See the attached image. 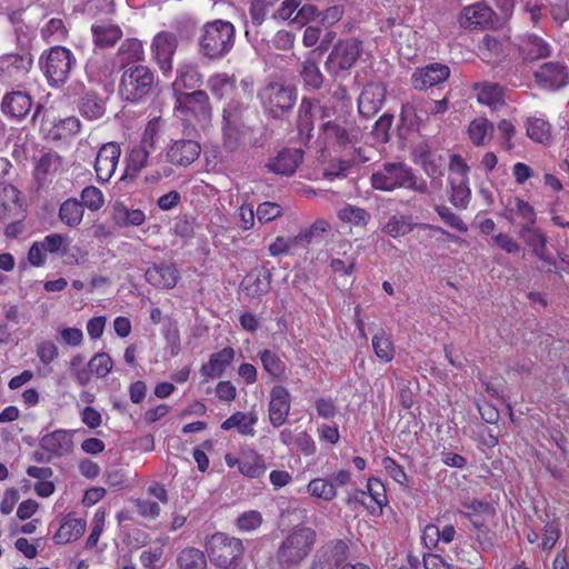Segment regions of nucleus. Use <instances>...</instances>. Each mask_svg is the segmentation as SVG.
I'll use <instances>...</instances> for the list:
<instances>
[{
	"mask_svg": "<svg viewBox=\"0 0 569 569\" xmlns=\"http://www.w3.org/2000/svg\"><path fill=\"white\" fill-rule=\"evenodd\" d=\"M203 546L210 562L217 569H243L240 562L244 548L239 538L216 532L206 538Z\"/></svg>",
	"mask_w": 569,
	"mask_h": 569,
	"instance_id": "obj_1",
	"label": "nucleus"
},
{
	"mask_svg": "<svg viewBox=\"0 0 569 569\" xmlns=\"http://www.w3.org/2000/svg\"><path fill=\"white\" fill-rule=\"evenodd\" d=\"M371 186L381 191H392L397 188L410 189L419 193H427L428 186L425 180H418L411 168L405 163H385L371 176Z\"/></svg>",
	"mask_w": 569,
	"mask_h": 569,
	"instance_id": "obj_2",
	"label": "nucleus"
},
{
	"mask_svg": "<svg viewBox=\"0 0 569 569\" xmlns=\"http://www.w3.org/2000/svg\"><path fill=\"white\" fill-rule=\"evenodd\" d=\"M318 111L320 112V134L326 143L347 146L352 142L353 124L336 107L335 101H323V107Z\"/></svg>",
	"mask_w": 569,
	"mask_h": 569,
	"instance_id": "obj_3",
	"label": "nucleus"
},
{
	"mask_svg": "<svg viewBox=\"0 0 569 569\" xmlns=\"http://www.w3.org/2000/svg\"><path fill=\"white\" fill-rule=\"evenodd\" d=\"M234 44V27L224 20L204 24L199 39L200 52L209 59L224 57Z\"/></svg>",
	"mask_w": 569,
	"mask_h": 569,
	"instance_id": "obj_4",
	"label": "nucleus"
},
{
	"mask_svg": "<svg viewBox=\"0 0 569 569\" xmlns=\"http://www.w3.org/2000/svg\"><path fill=\"white\" fill-rule=\"evenodd\" d=\"M154 84V73L147 66L137 64L123 71L119 93L123 100L139 103L152 92Z\"/></svg>",
	"mask_w": 569,
	"mask_h": 569,
	"instance_id": "obj_5",
	"label": "nucleus"
},
{
	"mask_svg": "<svg viewBox=\"0 0 569 569\" xmlns=\"http://www.w3.org/2000/svg\"><path fill=\"white\" fill-rule=\"evenodd\" d=\"M248 108L243 102L232 99L223 109L222 116V140L228 151L237 150L243 142L249 130L247 123Z\"/></svg>",
	"mask_w": 569,
	"mask_h": 569,
	"instance_id": "obj_6",
	"label": "nucleus"
},
{
	"mask_svg": "<svg viewBox=\"0 0 569 569\" xmlns=\"http://www.w3.org/2000/svg\"><path fill=\"white\" fill-rule=\"evenodd\" d=\"M76 64L71 50L56 46L44 51L39 58V66L51 86L59 87L70 77Z\"/></svg>",
	"mask_w": 569,
	"mask_h": 569,
	"instance_id": "obj_7",
	"label": "nucleus"
},
{
	"mask_svg": "<svg viewBox=\"0 0 569 569\" xmlns=\"http://www.w3.org/2000/svg\"><path fill=\"white\" fill-rule=\"evenodd\" d=\"M316 533L307 527L296 528L281 543L278 559L282 566H295L310 552Z\"/></svg>",
	"mask_w": 569,
	"mask_h": 569,
	"instance_id": "obj_8",
	"label": "nucleus"
},
{
	"mask_svg": "<svg viewBox=\"0 0 569 569\" xmlns=\"http://www.w3.org/2000/svg\"><path fill=\"white\" fill-rule=\"evenodd\" d=\"M361 54V42L355 38L339 40L329 53L326 66L329 72L338 73L355 66Z\"/></svg>",
	"mask_w": 569,
	"mask_h": 569,
	"instance_id": "obj_9",
	"label": "nucleus"
},
{
	"mask_svg": "<svg viewBox=\"0 0 569 569\" xmlns=\"http://www.w3.org/2000/svg\"><path fill=\"white\" fill-rule=\"evenodd\" d=\"M178 47L177 36L169 31L158 32L151 42V53L166 74L172 70V59Z\"/></svg>",
	"mask_w": 569,
	"mask_h": 569,
	"instance_id": "obj_10",
	"label": "nucleus"
},
{
	"mask_svg": "<svg viewBox=\"0 0 569 569\" xmlns=\"http://www.w3.org/2000/svg\"><path fill=\"white\" fill-rule=\"evenodd\" d=\"M120 156L121 148L117 142H107L100 147L94 161L98 181L108 182L112 178L117 170Z\"/></svg>",
	"mask_w": 569,
	"mask_h": 569,
	"instance_id": "obj_11",
	"label": "nucleus"
},
{
	"mask_svg": "<svg viewBox=\"0 0 569 569\" xmlns=\"http://www.w3.org/2000/svg\"><path fill=\"white\" fill-rule=\"evenodd\" d=\"M32 64L30 54H4L0 57V81L13 83L22 80Z\"/></svg>",
	"mask_w": 569,
	"mask_h": 569,
	"instance_id": "obj_12",
	"label": "nucleus"
},
{
	"mask_svg": "<svg viewBox=\"0 0 569 569\" xmlns=\"http://www.w3.org/2000/svg\"><path fill=\"white\" fill-rule=\"evenodd\" d=\"M201 148L193 140H174L164 149L166 161L176 167H188L200 156Z\"/></svg>",
	"mask_w": 569,
	"mask_h": 569,
	"instance_id": "obj_13",
	"label": "nucleus"
},
{
	"mask_svg": "<svg viewBox=\"0 0 569 569\" xmlns=\"http://www.w3.org/2000/svg\"><path fill=\"white\" fill-rule=\"evenodd\" d=\"M24 217L19 190L12 184H0V220L16 222Z\"/></svg>",
	"mask_w": 569,
	"mask_h": 569,
	"instance_id": "obj_14",
	"label": "nucleus"
},
{
	"mask_svg": "<svg viewBox=\"0 0 569 569\" xmlns=\"http://www.w3.org/2000/svg\"><path fill=\"white\" fill-rule=\"evenodd\" d=\"M262 99L267 109L274 117H280L284 111L291 109L296 101L293 91L278 83L267 87Z\"/></svg>",
	"mask_w": 569,
	"mask_h": 569,
	"instance_id": "obj_15",
	"label": "nucleus"
},
{
	"mask_svg": "<svg viewBox=\"0 0 569 569\" xmlns=\"http://www.w3.org/2000/svg\"><path fill=\"white\" fill-rule=\"evenodd\" d=\"M348 546L337 540L322 547L316 555L311 569H336L347 559Z\"/></svg>",
	"mask_w": 569,
	"mask_h": 569,
	"instance_id": "obj_16",
	"label": "nucleus"
},
{
	"mask_svg": "<svg viewBox=\"0 0 569 569\" xmlns=\"http://www.w3.org/2000/svg\"><path fill=\"white\" fill-rule=\"evenodd\" d=\"M291 409V396L283 386H274L270 391L269 401V420L270 423L278 428L282 426Z\"/></svg>",
	"mask_w": 569,
	"mask_h": 569,
	"instance_id": "obj_17",
	"label": "nucleus"
},
{
	"mask_svg": "<svg viewBox=\"0 0 569 569\" xmlns=\"http://www.w3.org/2000/svg\"><path fill=\"white\" fill-rule=\"evenodd\" d=\"M450 70L446 64L431 63L418 68L411 76V82L415 89L426 90L448 79Z\"/></svg>",
	"mask_w": 569,
	"mask_h": 569,
	"instance_id": "obj_18",
	"label": "nucleus"
},
{
	"mask_svg": "<svg viewBox=\"0 0 569 569\" xmlns=\"http://www.w3.org/2000/svg\"><path fill=\"white\" fill-rule=\"evenodd\" d=\"M32 108L30 94L23 91H12L4 94L1 101V110L4 116L13 120H22Z\"/></svg>",
	"mask_w": 569,
	"mask_h": 569,
	"instance_id": "obj_19",
	"label": "nucleus"
},
{
	"mask_svg": "<svg viewBox=\"0 0 569 569\" xmlns=\"http://www.w3.org/2000/svg\"><path fill=\"white\" fill-rule=\"evenodd\" d=\"M386 99V87L381 83L367 84L358 100V109L360 114L370 118L376 114L382 107Z\"/></svg>",
	"mask_w": 569,
	"mask_h": 569,
	"instance_id": "obj_20",
	"label": "nucleus"
},
{
	"mask_svg": "<svg viewBox=\"0 0 569 569\" xmlns=\"http://www.w3.org/2000/svg\"><path fill=\"white\" fill-rule=\"evenodd\" d=\"M41 448L54 457L69 455L73 448V432L59 429L47 433L40 440Z\"/></svg>",
	"mask_w": 569,
	"mask_h": 569,
	"instance_id": "obj_21",
	"label": "nucleus"
},
{
	"mask_svg": "<svg viewBox=\"0 0 569 569\" xmlns=\"http://www.w3.org/2000/svg\"><path fill=\"white\" fill-rule=\"evenodd\" d=\"M493 11L485 3H476L466 7L459 17L461 27L468 29L486 28L493 21Z\"/></svg>",
	"mask_w": 569,
	"mask_h": 569,
	"instance_id": "obj_22",
	"label": "nucleus"
},
{
	"mask_svg": "<svg viewBox=\"0 0 569 569\" xmlns=\"http://www.w3.org/2000/svg\"><path fill=\"white\" fill-rule=\"evenodd\" d=\"M323 107V102L317 101L313 103L311 100L302 99L299 107L298 117V131L301 139H310L315 122L320 123V112L318 111Z\"/></svg>",
	"mask_w": 569,
	"mask_h": 569,
	"instance_id": "obj_23",
	"label": "nucleus"
},
{
	"mask_svg": "<svg viewBox=\"0 0 569 569\" xmlns=\"http://www.w3.org/2000/svg\"><path fill=\"white\" fill-rule=\"evenodd\" d=\"M178 270L172 263L153 264L146 271V280L153 287L171 289L178 282Z\"/></svg>",
	"mask_w": 569,
	"mask_h": 569,
	"instance_id": "obj_24",
	"label": "nucleus"
},
{
	"mask_svg": "<svg viewBox=\"0 0 569 569\" xmlns=\"http://www.w3.org/2000/svg\"><path fill=\"white\" fill-rule=\"evenodd\" d=\"M536 79L545 88L556 89L566 86L568 74L565 66L558 62H547L536 71Z\"/></svg>",
	"mask_w": 569,
	"mask_h": 569,
	"instance_id": "obj_25",
	"label": "nucleus"
},
{
	"mask_svg": "<svg viewBox=\"0 0 569 569\" xmlns=\"http://www.w3.org/2000/svg\"><path fill=\"white\" fill-rule=\"evenodd\" d=\"M302 160V152L299 149H283L268 163L270 171L277 174L291 176L296 172Z\"/></svg>",
	"mask_w": 569,
	"mask_h": 569,
	"instance_id": "obj_26",
	"label": "nucleus"
},
{
	"mask_svg": "<svg viewBox=\"0 0 569 569\" xmlns=\"http://www.w3.org/2000/svg\"><path fill=\"white\" fill-rule=\"evenodd\" d=\"M92 39L96 47H113L122 37V30L116 23L99 20L91 26Z\"/></svg>",
	"mask_w": 569,
	"mask_h": 569,
	"instance_id": "obj_27",
	"label": "nucleus"
},
{
	"mask_svg": "<svg viewBox=\"0 0 569 569\" xmlns=\"http://www.w3.org/2000/svg\"><path fill=\"white\" fill-rule=\"evenodd\" d=\"M63 170V160L57 152H47L37 161L33 176L34 179L43 184L52 177L57 176Z\"/></svg>",
	"mask_w": 569,
	"mask_h": 569,
	"instance_id": "obj_28",
	"label": "nucleus"
},
{
	"mask_svg": "<svg viewBox=\"0 0 569 569\" xmlns=\"http://www.w3.org/2000/svg\"><path fill=\"white\" fill-rule=\"evenodd\" d=\"M234 359V350L230 347L212 353L207 363L202 365L200 372L207 380L219 378Z\"/></svg>",
	"mask_w": 569,
	"mask_h": 569,
	"instance_id": "obj_29",
	"label": "nucleus"
},
{
	"mask_svg": "<svg viewBox=\"0 0 569 569\" xmlns=\"http://www.w3.org/2000/svg\"><path fill=\"white\" fill-rule=\"evenodd\" d=\"M87 521L82 518H73L70 513L67 515L53 536V540L58 545H66L71 541L78 540L86 531Z\"/></svg>",
	"mask_w": 569,
	"mask_h": 569,
	"instance_id": "obj_30",
	"label": "nucleus"
},
{
	"mask_svg": "<svg viewBox=\"0 0 569 569\" xmlns=\"http://www.w3.org/2000/svg\"><path fill=\"white\" fill-rule=\"evenodd\" d=\"M367 490H357L355 492L353 499L363 506H366L368 509L375 510V507L370 506V503L367 501L369 498L371 502L376 505L378 509H381L385 505H387V495L383 483L377 479L371 478L368 480L367 483Z\"/></svg>",
	"mask_w": 569,
	"mask_h": 569,
	"instance_id": "obj_31",
	"label": "nucleus"
},
{
	"mask_svg": "<svg viewBox=\"0 0 569 569\" xmlns=\"http://www.w3.org/2000/svg\"><path fill=\"white\" fill-rule=\"evenodd\" d=\"M184 104L199 122L206 124L210 121L212 111L209 97L204 91L197 90L184 94Z\"/></svg>",
	"mask_w": 569,
	"mask_h": 569,
	"instance_id": "obj_32",
	"label": "nucleus"
},
{
	"mask_svg": "<svg viewBox=\"0 0 569 569\" xmlns=\"http://www.w3.org/2000/svg\"><path fill=\"white\" fill-rule=\"evenodd\" d=\"M207 87L217 99H224L238 94L236 78L227 72L214 73L207 80Z\"/></svg>",
	"mask_w": 569,
	"mask_h": 569,
	"instance_id": "obj_33",
	"label": "nucleus"
},
{
	"mask_svg": "<svg viewBox=\"0 0 569 569\" xmlns=\"http://www.w3.org/2000/svg\"><path fill=\"white\" fill-rule=\"evenodd\" d=\"M151 152L141 144L133 147L126 158V170L121 180L134 179L147 167Z\"/></svg>",
	"mask_w": 569,
	"mask_h": 569,
	"instance_id": "obj_34",
	"label": "nucleus"
},
{
	"mask_svg": "<svg viewBox=\"0 0 569 569\" xmlns=\"http://www.w3.org/2000/svg\"><path fill=\"white\" fill-rule=\"evenodd\" d=\"M416 226L423 229H431L441 233H446V231L439 227H432L430 224H415L409 218L403 216L390 217L383 227V231L392 238H399L411 232Z\"/></svg>",
	"mask_w": 569,
	"mask_h": 569,
	"instance_id": "obj_35",
	"label": "nucleus"
},
{
	"mask_svg": "<svg viewBox=\"0 0 569 569\" xmlns=\"http://www.w3.org/2000/svg\"><path fill=\"white\" fill-rule=\"evenodd\" d=\"M479 103L497 110L505 103L503 88L498 83L482 82L476 86Z\"/></svg>",
	"mask_w": 569,
	"mask_h": 569,
	"instance_id": "obj_36",
	"label": "nucleus"
},
{
	"mask_svg": "<svg viewBox=\"0 0 569 569\" xmlns=\"http://www.w3.org/2000/svg\"><path fill=\"white\" fill-rule=\"evenodd\" d=\"M519 234L527 246L532 249L536 257L540 260H547V238L541 230L533 228L532 224H525L521 227Z\"/></svg>",
	"mask_w": 569,
	"mask_h": 569,
	"instance_id": "obj_37",
	"label": "nucleus"
},
{
	"mask_svg": "<svg viewBox=\"0 0 569 569\" xmlns=\"http://www.w3.org/2000/svg\"><path fill=\"white\" fill-rule=\"evenodd\" d=\"M267 470L263 457L252 449L243 450L240 457V472L248 478H259Z\"/></svg>",
	"mask_w": 569,
	"mask_h": 569,
	"instance_id": "obj_38",
	"label": "nucleus"
},
{
	"mask_svg": "<svg viewBox=\"0 0 569 569\" xmlns=\"http://www.w3.org/2000/svg\"><path fill=\"white\" fill-rule=\"evenodd\" d=\"M258 421V417L254 413H246L238 411L224 420L221 425V429L230 430L237 428L238 432L242 436H254V425Z\"/></svg>",
	"mask_w": 569,
	"mask_h": 569,
	"instance_id": "obj_39",
	"label": "nucleus"
},
{
	"mask_svg": "<svg viewBox=\"0 0 569 569\" xmlns=\"http://www.w3.org/2000/svg\"><path fill=\"white\" fill-rule=\"evenodd\" d=\"M526 133L529 139L538 143H548L551 139L550 123L537 116L528 117L525 121Z\"/></svg>",
	"mask_w": 569,
	"mask_h": 569,
	"instance_id": "obj_40",
	"label": "nucleus"
},
{
	"mask_svg": "<svg viewBox=\"0 0 569 569\" xmlns=\"http://www.w3.org/2000/svg\"><path fill=\"white\" fill-rule=\"evenodd\" d=\"M258 358L261 361L263 370L277 380H282L286 377L287 366L281 357L272 350L264 349L258 352Z\"/></svg>",
	"mask_w": 569,
	"mask_h": 569,
	"instance_id": "obj_41",
	"label": "nucleus"
},
{
	"mask_svg": "<svg viewBox=\"0 0 569 569\" xmlns=\"http://www.w3.org/2000/svg\"><path fill=\"white\" fill-rule=\"evenodd\" d=\"M202 77L196 66L191 63H183L177 70V78L172 83L176 92L181 91L182 88L192 89L200 86Z\"/></svg>",
	"mask_w": 569,
	"mask_h": 569,
	"instance_id": "obj_42",
	"label": "nucleus"
},
{
	"mask_svg": "<svg viewBox=\"0 0 569 569\" xmlns=\"http://www.w3.org/2000/svg\"><path fill=\"white\" fill-rule=\"evenodd\" d=\"M84 210L80 201L74 198L64 200L59 208L60 221L70 227H78L83 219Z\"/></svg>",
	"mask_w": 569,
	"mask_h": 569,
	"instance_id": "obj_43",
	"label": "nucleus"
},
{
	"mask_svg": "<svg viewBox=\"0 0 569 569\" xmlns=\"http://www.w3.org/2000/svg\"><path fill=\"white\" fill-rule=\"evenodd\" d=\"M520 51L526 59L530 60L542 59L550 53L548 43L535 34H529L522 40Z\"/></svg>",
	"mask_w": 569,
	"mask_h": 569,
	"instance_id": "obj_44",
	"label": "nucleus"
},
{
	"mask_svg": "<svg viewBox=\"0 0 569 569\" xmlns=\"http://www.w3.org/2000/svg\"><path fill=\"white\" fill-rule=\"evenodd\" d=\"M166 122L160 117L148 121L139 144L153 151L164 134Z\"/></svg>",
	"mask_w": 569,
	"mask_h": 569,
	"instance_id": "obj_45",
	"label": "nucleus"
},
{
	"mask_svg": "<svg viewBox=\"0 0 569 569\" xmlns=\"http://www.w3.org/2000/svg\"><path fill=\"white\" fill-rule=\"evenodd\" d=\"M177 566L179 569H206L204 552L194 547H186L177 556Z\"/></svg>",
	"mask_w": 569,
	"mask_h": 569,
	"instance_id": "obj_46",
	"label": "nucleus"
},
{
	"mask_svg": "<svg viewBox=\"0 0 569 569\" xmlns=\"http://www.w3.org/2000/svg\"><path fill=\"white\" fill-rule=\"evenodd\" d=\"M493 133V124L486 118L472 120L468 128L470 140L476 146H485L490 141Z\"/></svg>",
	"mask_w": 569,
	"mask_h": 569,
	"instance_id": "obj_47",
	"label": "nucleus"
},
{
	"mask_svg": "<svg viewBox=\"0 0 569 569\" xmlns=\"http://www.w3.org/2000/svg\"><path fill=\"white\" fill-rule=\"evenodd\" d=\"M449 180L451 186V203L458 208H467L471 196L468 178L462 176L449 177Z\"/></svg>",
	"mask_w": 569,
	"mask_h": 569,
	"instance_id": "obj_48",
	"label": "nucleus"
},
{
	"mask_svg": "<svg viewBox=\"0 0 569 569\" xmlns=\"http://www.w3.org/2000/svg\"><path fill=\"white\" fill-rule=\"evenodd\" d=\"M79 111L84 118L96 120L104 114L106 108L102 99L96 93L87 92L80 100Z\"/></svg>",
	"mask_w": 569,
	"mask_h": 569,
	"instance_id": "obj_49",
	"label": "nucleus"
},
{
	"mask_svg": "<svg viewBox=\"0 0 569 569\" xmlns=\"http://www.w3.org/2000/svg\"><path fill=\"white\" fill-rule=\"evenodd\" d=\"M341 221L355 227H366L370 221V213L362 208L346 204L338 211Z\"/></svg>",
	"mask_w": 569,
	"mask_h": 569,
	"instance_id": "obj_50",
	"label": "nucleus"
},
{
	"mask_svg": "<svg viewBox=\"0 0 569 569\" xmlns=\"http://www.w3.org/2000/svg\"><path fill=\"white\" fill-rule=\"evenodd\" d=\"M122 64L143 60L144 51L142 42L138 39H127L118 50Z\"/></svg>",
	"mask_w": 569,
	"mask_h": 569,
	"instance_id": "obj_51",
	"label": "nucleus"
},
{
	"mask_svg": "<svg viewBox=\"0 0 569 569\" xmlns=\"http://www.w3.org/2000/svg\"><path fill=\"white\" fill-rule=\"evenodd\" d=\"M307 492L311 497L326 501H332L338 495L329 479L325 478H315L310 480L307 485Z\"/></svg>",
	"mask_w": 569,
	"mask_h": 569,
	"instance_id": "obj_52",
	"label": "nucleus"
},
{
	"mask_svg": "<svg viewBox=\"0 0 569 569\" xmlns=\"http://www.w3.org/2000/svg\"><path fill=\"white\" fill-rule=\"evenodd\" d=\"M375 355L383 362H390L395 357L393 343L385 332H379L372 338Z\"/></svg>",
	"mask_w": 569,
	"mask_h": 569,
	"instance_id": "obj_53",
	"label": "nucleus"
},
{
	"mask_svg": "<svg viewBox=\"0 0 569 569\" xmlns=\"http://www.w3.org/2000/svg\"><path fill=\"white\" fill-rule=\"evenodd\" d=\"M422 168L426 174L432 179V187L441 188V181H438L443 174V163L441 159L431 153H425L422 157Z\"/></svg>",
	"mask_w": 569,
	"mask_h": 569,
	"instance_id": "obj_54",
	"label": "nucleus"
},
{
	"mask_svg": "<svg viewBox=\"0 0 569 569\" xmlns=\"http://www.w3.org/2000/svg\"><path fill=\"white\" fill-rule=\"evenodd\" d=\"M80 198L82 207H87L91 211H98L104 204V196L102 191L94 186L83 188L80 193Z\"/></svg>",
	"mask_w": 569,
	"mask_h": 569,
	"instance_id": "obj_55",
	"label": "nucleus"
},
{
	"mask_svg": "<svg viewBox=\"0 0 569 569\" xmlns=\"http://www.w3.org/2000/svg\"><path fill=\"white\" fill-rule=\"evenodd\" d=\"M300 74L305 84L312 89H319L323 82V76L318 64L312 60H306L302 63Z\"/></svg>",
	"mask_w": 569,
	"mask_h": 569,
	"instance_id": "obj_56",
	"label": "nucleus"
},
{
	"mask_svg": "<svg viewBox=\"0 0 569 569\" xmlns=\"http://www.w3.org/2000/svg\"><path fill=\"white\" fill-rule=\"evenodd\" d=\"M343 258H331L329 261V266L332 272L342 274V276H351L355 272L358 256L351 253L349 256L343 252Z\"/></svg>",
	"mask_w": 569,
	"mask_h": 569,
	"instance_id": "obj_57",
	"label": "nucleus"
},
{
	"mask_svg": "<svg viewBox=\"0 0 569 569\" xmlns=\"http://www.w3.org/2000/svg\"><path fill=\"white\" fill-rule=\"evenodd\" d=\"M88 367L91 373H94L98 378H103L112 370L113 361L108 353L100 352L90 359Z\"/></svg>",
	"mask_w": 569,
	"mask_h": 569,
	"instance_id": "obj_58",
	"label": "nucleus"
},
{
	"mask_svg": "<svg viewBox=\"0 0 569 569\" xmlns=\"http://www.w3.org/2000/svg\"><path fill=\"white\" fill-rule=\"evenodd\" d=\"M479 50L482 59L491 61L503 52V43L496 37L486 34Z\"/></svg>",
	"mask_w": 569,
	"mask_h": 569,
	"instance_id": "obj_59",
	"label": "nucleus"
},
{
	"mask_svg": "<svg viewBox=\"0 0 569 569\" xmlns=\"http://www.w3.org/2000/svg\"><path fill=\"white\" fill-rule=\"evenodd\" d=\"M262 523V516L257 510H249L236 519V527L241 532H249L258 529Z\"/></svg>",
	"mask_w": 569,
	"mask_h": 569,
	"instance_id": "obj_60",
	"label": "nucleus"
},
{
	"mask_svg": "<svg viewBox=\"0 0 569 569\" xmlns=\"http://www.w3.org/2000/svg\"><path fill=\"white\" fill-rule=\"evenodd\" d=\"M84 356L78 353L74 355L69 362V367L72 371L73 377L80 386H86L90 381V368L84 366Z\"/></svg>",
	"mask_w": 569,
	"mask_h": 569,
	"instance_id": "obj_61",
	"label": "nucleus"
},
{
	"mask_svg": "<svg viewBox=\"0 0 569 569\" xmlns=\"http://www.w3.org/2000/svg\"><path fill=\"white\" fill-rule=\"evenodd\" d=\"M256 214L260 223H268L281 217L282 207L277 202L266 201L258 206Z\"/></svg>",
	"mask_w": 569,
	"mask_h": 569,
	"instance_id": "obj_62",
	"label": "nucleus"
},
{
	"mask_svg": "<svg viewBox=\"0 0 569 569\" xmlns=\"http://www.w3.org/2000/svg\"><path fill=\"white\" fill-rule=\"evenodd\" d=\"M510 211L515 212L526 221V224L531 226L536 222V212L529 202L520 198H515L509 202Z\"/></svg>",
	"mask_w": 569,
	"mask_h": 569,
	"instance_id": "obj_63",
	"label": "nucleus"
},
{
	"mask_svg": "<svg viewBox=\"0 0 569 569\" xmlns=\"http://www.w3.org/2000/svg\"><path fill=\"white\" fill-rule=\"evenodd\" d=\"M104 520H106V510L103 508H98L92 518L91 532L86 542L87 548H93L97 546L99 538L104 528Z\"/></svg>",
	"mask_w": 569,
	"mask_h": 569,
	"instance_id": "obj_64",
	"label": "nucleus"
}]
</instances>
